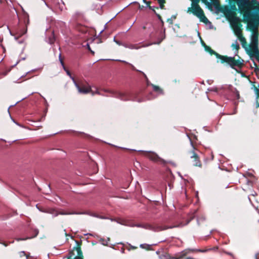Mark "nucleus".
<instances>
[{"label":"nucleus","instance_id":"1","mask_svg":"<svg viewBox=\"0 0 259 259\" xmlns=\"http://www.w3.org/2000/svg\"><path fill=\"white\" fill-rule=\"evenodd\" d=\"M237 4L240 11L244 12V18L247 23L259 19V14L254 10L250 0H237Z\"/></svg>","mask_w":259,"mask_h":259},{"label":"nucleus","instance_id":"2","mask_svg":"<svg viewBox=\"0 0 259 259\" xmlns=\"http://www.w3.org/2000/svg\"><path fill=\"white\" fill-rule=\"evenodd\" d=\"M247 26L250 29L253 33L251 38V44L250 47L253 51L254 54L252 56H254L256 60L259 61V51L258 49V27L259 26V19L255 21H250L247 23Z\"/></svg>","mask_w":259,"mask_h":259},{"label":"nucleus","instance_id":"3","mask_svg":"<svg viewBox=\"0 0 259 259\" xmlns=\"http://www.w3.org/2000/svg\"><path fill=\"white\" fill-rule=\"evenodd\" d=\"M203 44L205 46V48L206 50H208L211 54H214L216 56L217 58L221 60L222 63L226 62L228 63L232 68H234V67L236 66L241 67L243 64V60L239 59L236 60L235 59L234 57H226L221 55L218 53H216L215 52H214L209 47L205 45V44L204 42Z\"/></svg>","mask_w":259,"mask_h":259},{"label":"nucleus","instance_id":"4","mask_svg":"<svg viewBox=\"0 0 259 259\" xmlns=\"http://www.w3.org/2000/svg\"><path fill=\"white\" fill-rule=\"evenodd\" d=\"M114 222H116L117 223L121 224V225H123L130 226L131 227H139V228H145L146 229H149V230H151L154 231H157V232L173 228V227H171V226L163 227L162 226H159L155 227V226H154L152 225L148 224H133L132 225H131V224H130L127 221H126V220H123L121 218H117V219L114 218Z\"/></svg>","mask_w":259,"mask_h":259},{"label":"nucleus","instance_id":"5","mask_svg":"<svg viewBox=\"0 0 259 259\" xmlns=\"http://www.w3.org/2000/svg\"><path fill=\"white\" fill-rule=\"evenodd\" d=\"M192 2L191 8H189L187 12L192 11V13L198 17L201 22L205 23L209 22L208 19L205 16L202 9L200 8L198 3L200 0H191ZM203 3H207V0H201Z\"/></svg>","mask_w":259,"mask_h":259},{"label":"nucleus","instance_id":"6","mask_svg":"<svg viewBox=\"0 0 259 259\" xmlns=\"http://www.w3.org/2000/svg\"><path fill=\"white\" fill-rule=\"evenodd\" d=\"M72 79L79 93L88 94L89 93H91L92 95L99 94L98 90L95 88V90L94 91L88 83L81 82L78 84L76 82L73 78H72Z\"/></svg>","mask_w":259,"mask_h":259},{"label":"nucleus","instance_id":"7","mask_svg":"<svg viewBox=\"0 0 259 259\" xmlns=\"http://www.w3.org/2000/svg\"><path fill=\"white\" fill-rule=\"evenodd\" d=\"M114 97L118 98L121 100H133L138 102H141L144 101L143 99H138L136 97H134L133 95L124 93L115 92L114 91Z\"/></svg>","mask_w":259,"mask_h":259},{"label":"nucleus","instance_id":"8","mask_svg":"<svg viewBox=\"0 0 259 259\" xmlns=\"http://www.w3.org/2000/svg\"><path fill=\"white\" fill-rule=\"evenodd\" d=\"M68 259H83V255L81 248L79 246L73 247L72 250L69 251L67 255Z\"/></svg>","mask_w":259,"mask_h":259},{"label":"nucleus","instance_id":"9","mask_svg":"<svg viewBox=\"0 0 259 259\" xmlns=\"http://www.w3.org/2000/svg\"><path fill=\"white\" fill-rule=\"evenodd\" d=\"M241 21L240 18H235L231 25L234 30L235 34L238 37L242 35V30L240 28L239 22Z\"/></svg>","mask_w":259,"mask_h":259},{"label":"nucleus","instance_id":"10","mask_svg":"<svg viewBox=\"0 0 259 259\" xmlns=\"http://www.w3.org/2000/svg\"><path fill=\"white\" fill-rule=\"evenodd\" d=\"M190 158L192 159V164L194 166L201 167L202 164L198 155L194 151L190 152Z\"/></svg>","mask_w":259,"mask_h":259},{"label":"nucleus","instance_id":"11","mask_svg":"<svg viewBox=\"0 0 259 259\" xmlns=\"http://www.w3.org/2000/svg\"><path fill=\"white\" fill-rule=\"evenodd\" d=\"M141 151L144 153V154L145 156L147 157L148 158L153 161L157 162L159 161L160 159V157L154 152L144 151Z\"/></svg>","mask_w":259,"mask_h":259},{"label":"nucleus","instance_id":"12","mask_svg":"<svg viewBox=\"0 0 259 259\" xmlns=\"http://www.w3.org/2000/svg\"><path fill=\"white\" fill-rule=\"evenodd\" d=\"M225 14H226V17L228 19L229 21H230V24L232 23L233 20L235 18H239V17H238L236 16L235 12L232 11L231 10H227L226 11Z\"/></svg>","mask_w":259,"mask_h":259},{"label":"nucleus","instance_id":"13","mask_svg":"<svg viewBox=\"0 0 259 259\" xmlns=\"http://www.w3.org/2000/svg\"><path fill=\"white\" fill-rule=\"evenodd\" d=\"M76 29L79 32L84 34L85 35L83 37L84 38L88 37V35H87V33L88 31V28L82 25L78 24L76 27Z\"/></svg>","mask_w":259,"mask_h":259},{"label":"nucleus","instance_id":"14","mask_svg":"<svg viewBox=\"0 0 259 259\" xmlns=\"http://www.w3.org/2000/svg\"><path fill=\"white\" fill-rule=\"evenodd\" d=\"M231 47L233 49L235 50L234 54L235 56H237L238 53V50L240 48L239 45L238 44L237 41H235L234 43L232 44Z\"/></svg>","mask_w":259,"mask_h":259},{"label":"nucleus","instance_id":"15","mask_svg":"<svg viewBox=\"0 0 259 259\" xmlns=\"http://www.w3.org/2000/svg\"><path fill=\"white\" fill-rule=\"evenodd\" d=\"M151 85L153 87V91L156 92L157 94H162V90L159 88V87L155 85L154 84H151Z\"/></svg>","mask_w":259,"mask_h":259},{"label":"nucleus","instance_id":"16","mask_svg":"<svg viewBox=\"0 0 259 259\" xmlns=\"http://www.w3.org/2000/svg\"><path fill=\"white\" fill-rule=\"evenodd\" d=\"M251 89H252L254 92V93L259 92V84L256 82H254L252 84Z\"/></svg>","mask_w":259,"mask_h":259},{"label":"nucleus","instance_id":"17","mask_svg":"<svg viewBox=\"0 0 259 259\" xmlns=\"http://www.w3.org/2000/svg\"><path fill=\"white\" fill-rule=\"evenodd\" d=\"M59 60H60V62L61 64V65H62L63 68L66 70V72H67V74L69 75L70 76H71V74L70 73V72L68 70H66L65 69V66H64V62H63V60L61 58V54H59Z\"/></svg>","mask_w":259,"mask_h":259},{"label":"nucleus","instance_id":"18","mask_svg":"<svg viewBox=\"0 0 259 259\" xmlns=\"http://www.w3.org/2000/svg\"><path fill=\"white\" fill-rule=\"evenodd\" d=\"M238 37L241 42L242 47L245 48V44L246 43L245 38L244 37H243L242 35H240V36H238Z\"/></svg>","mask_w":259,"mask_h":259},{"label":"nucleus","instance_id":"19","mask_svg":"<svg viewBox=\"0 0 259 259\" xmlns=\"http://www.w3.org/2000/svg\"><path fill=\"white\" fill-rule=\"evenodd\" d=\"M109 241H110V239L109 238L101 239V242L102 244L104 245H108V242Z\"/></svg>","mask_w":259,"mask_h":259},{"label":"nucleus","instance_id":"20","mask_svg":"<svg viewBox=\"0 0 259 259\" xmlns=\"http://www.w3.org/2000/svg\"><path fill=\"white\" fill-rule=\"evenodd\" d=\"M186 253H187L185 251H182L181 252L179 253V254H178L177 255V257L176 259H179V258L183 257L184 256H185L186 255Z\"/></svg>","mask_w":259,"mask_h":259},{"label":"nucleus","instance_id":"21","mask_svg":"<svg viewBox=\"0 0 259 259\" xmlns=\"http://www.w3.org/2000/svg\"><path fill=\"white\" fill-rule=\"evenodd\" d=\"M19 256L20 257H23L25 256L26 257V259H29V255L25 253L24 251H21L19 253Z\"/></svg>","mask_w":259,"mask_h":259},{"label":"nucleus","instance_id":"22","mask_svg":"<svg viewBox=\"0 0 259 259\" xmlns=\"http://www.w3.org/2000/svg\"><path fill=\"white\" fill-rule=\"evenodd\" d=\"M55 40V39L54 36V34L52 33V36L49 38L48 42L50 44H53L54 43Z\"/></svg>","mask_w":259,"mask_h":259},{"label":"nucleus","instance_id":"23","mask_svg":"<svg viewBox=\"0 0 259 259\" xmlns=\"http://www.w3.org/2000/svg\"><path fill=\"white\" fill-rule=\"evenodd\" d=\"M140 246L142 248H144L147 250H149L151 248V246L147 244H142Z\"/></svg>","mask_w":259,"mask_h":259},{"label":"nucleus","instance_id":"24","mask_svg":"<svg viewBox=\"0 0 259 259\" xmlns=\"http://www.w3.org/2000/svg\"><path fill=\"white\" fill-rule=\"evenodd\" d=\"M234 98L238 100L239 99V98H240L239 93L236 90H235L234 92Z\"/></svg>","mask_w":259,"mask_h":259},{"label":"nucleus","instance_id":"25","mask_svg":"<svg viewBox=\"0 0 259 259\" xmlns=\"http://www.w3.org/2000/svg\"><path fill=\"white\" fill-rule=\"evenodd\" d=\"M158 3L159 5H161V4H164L165 3V0H157Z\"/></svg>","mask_w":259,"mask_h":259},{"label":"nucleus","instance_id":"26","mask_svg":"<svg viewBox=\"0 0 259 259\" xmlns=\"http://www.w3.org/2000/svg\"><path fill=\"white\" fill-rule=\"evenodd\" d=\"M176 19V16H173L171 17V18L170 19H168L167 21L168 22H169L170 23H172V19Z\"/></svg>","mask_w":259,"mask_h":259},{"label":"nucleus","instance_id":"27","mask_svg":"<svg viewBox=\"0 0 259 259\" xmlns=\"http://www.w3.org/2000/svg\"><path fill=\"white\" fill-rule=\"evenodd\" d=\"M155 98V97H153V96H152V93H151L150 94L149 96H148V100H151V99H152L153 98Z\"/></svg>","mask_w":259,"mask_h":259},{"label":"nucleus","instance_id":"28","mask_svg":"<svg viewBox=\"0 0 259 259\" xmlns=\"http://www.w3.org/2000/svg\"><path fill=\"white\" fill-rule=\"evenodd\" d=\"M256 95V100L259 99V92L255 93Z\"/></svg>","mask_w":259,"mask_h":259},{"label":"nucleus","instance_id":"29","mask_svg":"<svg viewBox=\"0 0 259 259\" xmlns=\"http://www.w3.org/2000/svg\"><path fill=\"white\" fill-rule=\"evenodd\" d=\"M148 7L150 10H152L154 13H155V11L152 7L149 6Z\"/></svg>","mask_w":259,"mask_h":259},{"label":"nucleus","instance_id":"30","mask_svg":"<svg viewBox=\"0 0 259 259\" xmlns=\"http://www.w3.org/2000/svg\"><path fill=\"white\" fill-rule=\"evenodd\" d=\"M74 213H65V212H61V214H74Z\"/></svg>","mask_w":259,"mask_h":259},{"label":"nucleus","instance_id":"31","mask_svg":"<svg viewBox=\"0 0 259 259\" xmlns=\"http://www.w3.org/2000/svg\"><path fill=\"white\" fill-rule=\"evenodd\" d=\"M131 66H132V69H133V70H136V71H139L138 70H137V69L135 68V67L133 65H131Z\"/></svg>","mask_w":259,"mask_h":259},{"label":"nucleus","instance_id":"32","mask_svg":"<svg viewBox=\"0 0 259 259\" xmlns=\"http://www.w3.org/2000/svg\"><path fill=\"white\" fill-rule=\"evenodd\" d=\"M257 106L259 107V99L256 101Z\"/></svg>","mask_w":259,"mask_h":259},{"label":"nucleus","instance_id":"33","mask_svg":"<svg viewBox=\"0 0 259 259\" xmlns=\"http://www.w3.org/2000/svg\"><path fill=\"white\" fill-rule=\"evenodd\" d=\"M159 7H160V8L161 9H163V8H164V6L163 4H161V5H159Z\"/></svg>","mask_w":259,"mask_h":259},{"label":"nucleus","instance_id":"34","mask_svg":"<svg viewBox=\"0 0 259 259\" xmlns=\"http://www.w3.org/2000/svg\"><path fill=\"white\" fill-rule=\"evenodd\" d=\"M26 239H24V238H18L17 239V241H20V240H25Z\"/></svg>","mask_w":259,"mask_h":259},{"label":"nucleus","instance_id":"35","mask_svg":"<svg viewBox=\"0 0 259 259\" xmlns=\"http://www.w3.org/2000/svg\"><path fill=\"white\" fill-rule=\"evenodd\" d=\"M257 255H258L257 253L255 254V259H259Z\"/></svg>","mask_w":259,"mask_h":259},{"label":"nucleus","instance_id":"36","mask_svg":"<svg viewBox=\"0 0 259 259\" xmlns=\"http://www.w3.org/2000/svg\"><path fill=\"white\" fill-rule=\"evenodd\" d=\"M114 42H115L116 43L118 44V41H116V40H115V37H114Z\"/></svg>","mask_w":259,"mask_h":259},{"label":"nucleus","instance_id":"37","mask_svg":"<svg viewBox=\"0 0 259 259\" xmlns=\"http://www.w3.org/2000/svg\"><path fill=\"white\" fill-rule=\"evenodd\" d=\"M143 2L146 4H148V3L146 1V0H143Z\"/></svg>","mask_w":259,"mask_h":259},{"label":"nucleus","instance_id":"38","mask_svg":"<svg viewBox=\"0 0 259 259\" xmlns=\"http://www.w3.org/2000/svg\"><path fill=\"white\" fill-rule=\"evenodd\" d=\"M157 16H158V17L159 19H161V17H160V15H157Z\"/></svg>","mask_w":259,"mask_h":259},{"label":"nucleus","instance_id":"39","mask_svg":"<svg viewBox=\"0 0 259 259\" xmlns=\"http://www.w3.org/2000/svg\"><path fill=\"white\" fill-rule=\"evenodd\" d=\"M253 2H254V3H256V0H252Z\"/></svg>","mask_w":259,"mask_h":259},{"label":"nucleus","instance_id":"40","mask_svg":"<svg viewBox=\"0 0 259 259\" xmlns=\"http://www.w3.org/2000/svg\"><path fill=\"white\" fill-rule=\"evenodd\" d=\"M142 73L144 74V75L145 76V77L146 78H147V77H146V74H145L143 72H142Z\"/></svg>","mask_w":259,"mask_h":259},{"label":"nucleus","instance_id":"41","mask_svg":"<svg viewBox=\"0 0 259 259\" xmlns=\"http://www.w3.org/2000/svg\"><path fill=\"white\" fill-rule=\"evenodd\" d=\"M190 140V142H191V144L192 146L193 147V144H192V142L191 140Z\"/></svg>","mask_w":259,"mask_h":259},{"label":"nucleus","instance_id":"42","mask_svg":"<svg viewBox=\"0 0 259 259\" xmlns=\"http://www.w3.org/2000/svg\"><path fill=\"white\" fill-rule=\"evenodd\" d=\"M26 32V30L25 31H24V32H23L22 34H25Z\"/></svg>","mask_w":259,"mask_h":259},{"label":"nucleus","instance_id":"43","mask_svg":"<svg viewBox=\"0 0 259 259\" xmlns=\"http://www.w3.org/2000/svg\"><path fill=\"white\" fill-rule=\"evenodd\" d=\"M88 49H89V50H90V47H89V45H88Z\"/></svg>","mask_w":259,"mask_h":259},{"label":"nucleus","instance_id":"44","mask_svg":"<svg viewBox=\"0 0 259 259\" xmlns=\"http://www.w3.org/2000/svg\"><path fill=\"white\" fill-rule=\"evenodd\" d=\"M248 199L251 201V199H250V197H248Z\"/></svg>","mask_w":259,"mask_h":259},{"label":"nucleus","instance_id":"45","mask_svg":"<svg viewBox=\"0 0 259 259\" xmlns=\"http://www.w3.org/2000/svg\"><path fill=\"white\" fill-rule=\"evenodd\" d=\"M29 259H31V257L29 256Z\"/></svg>","mask_w":259,"mask_h":259}]
</instances>
